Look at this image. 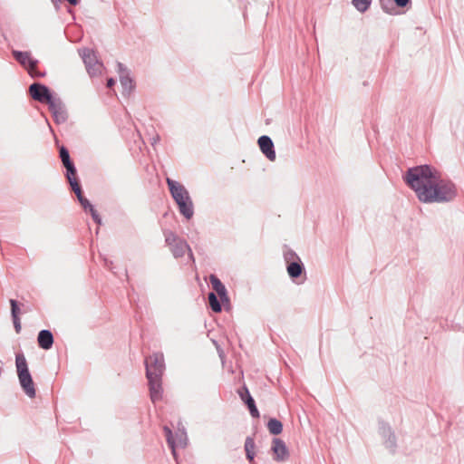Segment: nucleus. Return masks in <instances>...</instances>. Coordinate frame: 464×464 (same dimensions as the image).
I'll return each instance as SVG.
<instances>
[{"mask_svg":"<svg viewBox=\"0 0 464 464\" xmlns=\"http://www.w3.org/2000/svg\"><path fill=\"white\" fill-rule=\"evenodd\" d=\"M378 424V432L383 440L385 448L388 449L392 454H394L397 449V440L394 431L384 420H379Z\"/></svg>","mask_w":464,"mask_h":464,"instance_id":"nucleus-9","label":"nucleus"},{"mask_svg":"<svg viewBox=\"0 0 464 464\" xmlns=\"http://www.w3.org/2000/svg\"><path fill=\"white\" fill-rule=\"evenodd\" d=\"M208 300L209 307L214 313H220L223 305L226 310L230 308V299L227 292L219 296H218L214 292H209L208 294Z\"/></svg>","mask_w":464,"mask_h":464,"instance_id":"nucleus-14","label":"nucleus"},{"mask_svg":"<svg viewBox=\"0 0 464 464\" xmlns=\"http://www.w3.org/2000/svg\"><path fill=\"white\" fill-rule=\"evenodd\" d=\"M71 191L74 192L78 202L85 212L94 208V206L84 197L82 184L71 188Z\"/></svg>","mask_w":464,"mask_h":464,"instance_id":"nucleus-19","label":"nucleus"},{"mask_svg":"<svg viewBox=\"0 0 464 464\" xmlns=\"http://www.w3.org/2000/svg\"><path fill=\"white\" fill-rule=\"evenodd\" d=\"M439 169L430 164L410 167L402 174L404 183L415 192L417 198L422 195L433 179H437Z\"/></svg>","mask_w":464,"mask_h":464,"instance_id":"nucleus-3","label":"nucleus"},{"mask_svg":"<svg viewBox=\"0 0 464 464\" xmlns=\"http://www.w3.org/2000/svg\"><path fill=\"white\" fill-rule=\"evenodd\" d=\"M117 68L122 87V95L128 96L135 88L134 81L130 77V70L123 63L117 62Z\"/></svg>","mask_w":464,"mask_h":464,"instance_id":"nucleus-12","label":"nucleus"},{"mask_svg":"<svg viewBox=\"0 0 464 464\" xmlns=\"http://www.w3.org/2000/svg\"><path fill=\"white\" fill-rule=\"evenodd\" d=\"M248 411H249V413L250 415L255 418V419H257L259 418L260 416V413H259V411L256 407V401H253L251 402L250 404L246 405Z\"/></svg>","mask_w":464,"mask_h":464,"instance_id":"nucleus-30","label":"nucleus"},{"mask_svg":"<svg viewBox=\"0 0 464 464\" xmlns=\"http://www.w3.org/2000/svg\"><path fill=\"white\" fill-rule=\"evenodd\" d=\"M10 305H11V316L12 318L20 317L21 309H20V304L15 299H10L9 300Z\"/></svg>","mask_w":464,"mask_h":464,"instance_id":"nucleus-26","label":"nucleus"},{"mask_svg":"<svg viewBox=\"0 0 464 464\" xmlns=\"http://www.w3.org/2000/svg\"><path fill=\"white\" fill-rule=\"evenodd\" d=\"M115 83H116V80L112 77H110L107 79L106 87L111 89L115 85Z\"/></svg>","mask_w":464,"mask_h":464,"instance_id":"nucleus-37","label":"nucleus"},{"mask_svg":"<svg viewBox=\"0 0 464 464\" xmlns=\"http://www.w3.org/2000/svg\"><path fill=\"white\" fill-rule=\"evenodd\" d=\"M54 342L53 334L50 330L44 329L38 333V346L43 350H50Z\"/></svg>","mask_w":464,"mask_h":464,"instance_id":"nucleus-18","label":"nucleus"},{"mask_svg":"<svg viewBox=\"0 0 464 464\" xmlns=\"http://www.w3.org/2000/svg\"><path fill=\"white\" fill-rule=\"evenodd\" d=\"M255 401L254 398L252 396H249V398L247 397L246 400H245L243 402L245 403V405H248L250 404L251 402Z\"/></svg>","mask_w":464,"mask_h":464,"instance_id":"nucleus-40","label":"nucleus"},{"mask_svg":"<svg viewBox=\"0 0 464 464\" xmlns=\"http://www.w3.org/2000/svg\"><path fill=\"white\" fill-rule=\"evenodd\" d=\"M372 0H352L353 5L360 13H365L371 6Z\"/></svg>","mask_w":464,"mask_h":464,"instance_id":"nucleus-25","label":"nucleus"},{"mask_svg":"<svg viewBox=\"0 0 464 464\" xmlns=\"http://www.w3.org/2000/svg\"><path fill=\"white\" fill-rule=\"evenodd\" d=\"M80 54L90 76L92 77L102 72L103 64L98 62L97 57L92 49L84 48L80 52Z\"/></svg>","mask_w":464,"mask_h":464,"instance_id":"nucleus-10","label":"nucleus"},{"mask_svg":"<svg viewBox=\"0 0 464 464\" xmlns=\"http://www.w3.org/2000/svg\"><path fill=\"white\" fill-rule=\"evenodd\" d=\"M104 266L112 273H115L114 266L111 261L108 260L107 258H104Z\"/></svg>","mask_w":464,"mask_h":464,"instance_id":"nucleus-36","label":"nucleus"},{"mask_svg":"<svg viewBox=\"0 0 464 464\" xmlns=\"http://www.w3.org/2000/svg\"><path fill=\"white\" fill-rule=\"evenodd\" d=\"M163 432L165 434L168 446L169 447V449L171 450V454L175 458V459H178V454H177V450H176L177 444H176V440L174 439L172 430L169 426L165 425L163 427Z\"/></svg>","mask_w":464,"mask_h":464,"instance_id":"nucleus-21","label":"nucleus"},{"mask_svg":"<svg viewBox=\"0 0 464 464\" xmlns=\"http://www.w3.org/2000/svg\"><path fill=\"white\" fill-rule=\"evenodd\" d=\"M457 195L455 183L449 179H442L441 173L439 171L437 179H433L427 189L422 191L419 200L425 204L449 203L453 201Z\"/></svg>","mask_w":464,"mask_h":464,"instance_id":"nucleus-2","label":"nucleus"},{"mask_svg":"<svg viewBox=\"0 0 464 464\" xmlns=\"http://www.w3.org/2000/svg\"><path fill=\"white\" fill-rule=\"evenodd\" d=\"M209 281L211 284V286L214 290V293L219 296L221 295H224L227 292L225 285L221 282V280L214 274H211L209 276Z\"/></svg>","mask_w":464,"mask_h":464,"instance_id":"nucleus-22","label":"nucleus"},{"mask_svg":"<svg viewBox=\"0 0 464 464\" xmlns=\"http://www.w3.org/2000/svg\"><path fill=\"white\" fill-rule=\"evenodd\" d=\"M47 105L56 124H63L67 121L68 112L66 106L58 95L51 100Z\"/></svg>","mask_w":464,"mask_h":464,"instance_id":"nucleus-11","label":"nucleus"},{"mask_svg":"<svg viewBox=\"0 0 464 464\" xmlns=\"http://www.w3.org/2000/svg\"><path fill=\"white\" fill-rule=\"evenodd\" d=\"M27 72H28V74L32 78H44L46 75V72L45 71H40L37 68V66L36 67H33L32 69H29V71Z\"/></svg>","mask_w":464,"mask_h":464,"instance_id":"nucleus-29","label":"nucleus"},{"mask_svg":"<svg viewBox=\"0 0 464 464\" xmlns=\"http://www.w3.org/2000/svg\"><path fill=\"white\" fill-rule=\"evenodd\" d=\"M28 94L34 101L45 104H48L57 95L47 85L39 82L29 85Z\"/></svg>","mask_w":464,"mask_h":464,"instance_id":"nucleus-8","label":"nucleus"},{"mask_svg":"<svg viewBox=\"0 0 464 464\" xmlns=\"http://www.w3.org/2000/svg\"><path fill=\"white\" fill-rule=\"evenodd\" d=\"M166 182L169 193L179 208V213L188 220L192 218L194 207L188 191L179 181L167 178Z\"/></svg>","mask_w":464,"mask_h":464,"instance_id":"nucleus-4","label":"nucleus"},{"mask_svg":"<svg viewBox=\"0 0 464 464\" xmlns=\"http://www.w3.org/2000/svg\"><path fill=\"white\" fill-rule=\"evenodd\" d=\"M267 430L271 435L277 436L282 433L284 425L276 418H270L266 423Z\"/></svg>","mask_w":464,"mask_h":464,"instance_id":"nucleus-23","label":"nucleus"},{"mask_svg":"<svg viewBox=\"0 0 464 464\" xmlns=\"http://www.w3.org/2000/svg\"><path fill=\"white\" fill-rule=\"evenodd\" d=\"M89 213L91 214L92 216V220L99 226L102 225V218L101 216L99 215L98 211L94 208L91 209L89 211Z\"/></svg>","mask_w":464,"mask_h":464,"instance_id":"nucleus-33","label":"nucleus"},{"mask_svg":"<svg viewBox=\"0 0 464 464\" xmlns=\"http://www.w3.org/2000/svg\"><path fill=\"white\" fill-rule=\"evenodd\" d=\"M163 234L165 237V242L167 246H169L175 258L182 257L187 251L190 252V246L185 239L179 237L170 230H164Z\"/></svg>","mask_w":464,"mask_h":464,"instance_id":"nucleus-7","label":"nucleus"},{"mask_svg":"<svg viewBox=\"0 0 464 464\" xmlns=\"http://www.w3.org/2000/svg\"><path fill=\"white\" fill-rule=\"evenodd\" d=\"M65 169L64 177L70 186V189L81 185L80 179L77 174V169L73 160L63 164Z\"/></svg>","mask_w":464,"mask_h":464,"instance_id":"nucleus-17","label":"nucleus"},{"mask_svg":"<svg viewBox=\"0 0 464 464\" xmlns=\"http://www.w3.org/2000/svg\"><path fill=\"white\" fill-rule=\"evenodd\" d=\"M15 366L17 377L23 392L31 399L35 398L36 390L32 374L29 371L28 364L24 354L20 352L15 353Z\"/></svg>","mask_w":464,"mask_h":464,"instance_id":"nucleus-5","label":"nucleus"},{"mask_svg":"<svg viewBox=\"0 0 464 464\" xmlns=\"http://www.w3.org/2000/svg\"><path fill=\"white\" fill-rule=\"evenodd\" d=\"M54 7L58 10L60 8V4L62 0H51Z\"/></svg>","mask_w":464,"mask_h":464,"instance_id":"nucleus-38","label":"nucleus"},{"mask_svg":"<svg viewBox=\"0 0 464 464\" xmlns=\"http://www.w3.org/2000/svg\"><path fill=\"white\" fill-rule=\"evenodd\" d=\"M382 9L389 14H398L393 0H380Z\"/></svg>","mask_w":464,"mask_h":464,"instance_id":"nucleus-24","label":"nucleus"},{"mask_svg":"<svg viewBox=\"0 0 464 464\" xmlns=\"http://www.w3.org/2000/svg\"><path fill=\"white\" fill-rule=\"evenodd\" d=\"M160 140V137H159V136H157L156 138H154V139H153V142H156V141H157V140Z\"/></svg>","mask_w":464,"mask_h":464,"instance_id":"nucleus-42","label":"nucleus"},{"mask_svg":"<svg viewBox=\"0 0 464 464\" xmlns=\"http://www.w3.org/2000/svg\"><path fill=\"white\" fill-rule=\"evenodd\" d=\"M146 378L148 380L150 398L153 403L162 399V375L165 371L164 356L161 353H154L144 360Z\"/></svg>","mask_w":464,"mask_h":464,"instance_id":"nucleus-1","label":"nucleus"},{"mask_svg":"<svg viewBox=\"0 0 464 464\" xmlns=\"http://www.w3.org/2000/svg\"><path fill=\"white\" fill-rule=\"evenodd\" d=\"M12 55L14 59L27 72L33 67H36L39 64V60L34 58L31 52L12 50Z\"/></svg>","mask_w":464,"mask_h":464,"instance_id":"nucleus-15","label":"nucleus"},{"mask_svg":"<svg viewBox=\"0 0 464 464\" xmlns=\"http://www.w3.org/2000/svg\"><path fill=\"white\" fill-rule=\"evenodd\" d=\"M188 257L189 259H191L193 262L195 261V258H194V255L192 253V250L190 249V252H188Z\"/></svg>","mask_w":464,"mask_h":464,"instance_id":"nucleus-41","label":"nucleus"},{"mask_svg":"<svg viewBox=\"0 0 464 464\" xmlns=\"http://www.w3.org/2000/svg\"><path fill=\"white\" fill-rule=\"evenodd\" d=\"M248 411H249V413L250 415L255 418V419H257L259 418L260 416V413H259V411L256 407V401H253L251 402L250 404L246 405Z\"/></svg>","mask_w":464,"mask_h":464,"instance_id":"nucleus-31","label":"nucleus"},{"mask_svg":"<svg viewBox=\"0 0 464 464\" xmlns=\"http://www.w3.org/2000/svg\"><path fill=\"white\" fill-rule=\"evenodd\" d=\"M284 259L286 264L287 274L294 282H297L303 275H305V267L301 258L286 246L284 250Z\"/></svg>","mask_w":464,"mask_h":464,"instance_id":"nucleus-6","label":"nucleus"},{"mask_svg":"<svg viewBox=\"0 0 464 464\" xmlns=\"http://www.w3.org/2000/svg\"><path fill=\"white\" fill-rule=\"evenodd\" d=\"M14 327L16 334H19L21 332L22 326H21V319L20 317L12 318Z\"/></svg>","mask_w":464,"mask_h":464,"instance_id":"nucleus-35","label":"nucleus"},{"mask_svg":"<svg viewBox=\"0 0 464 464\" xmlns=\"http://www.w3.org/2000/svg\"><path fill=\"white\" fill-rule=\"evenodd\" d=\"M67 2L72 5V6H76L80 4L81 0H67Z\"/></svg>","mask_w":464,"mask_h":464,"instance_id":"nucleus-39","label":"nucleus"},{"mask_svg":"<svg viewBox=\"0 0 464 464\" xmlns=\"http://www.w3.org/2000/svg\"><path fill=\"white\" fill-rule=\"evenodd\" d=\"M270 450L273 454V459L276 462H284L290 457L285 442L280 438H273Z\"/></svg>","mask_w":464,"mask_h":464,"instance_id":"nucleus-13","label":"nucleus"},{"mask_svg":"<svg viewBox=\"0 0 464 464\" xmlns=\"http://www.w3.org/2000/svg\"><path fill=\"white\" fill-rule=\"evenodd\" d=\"M244 449L246 452V459L249 462H253L256 457V443L253 436H247L246 438Z\"/></svg>","mask_w":464,"mask_h":464,"instance_id":"nucleus-20","label":"nucleus"},{"mask_svg":"<svg viewBox=\"0 0 464 464\" xmlns=\"http://www.w3.org/2000/svg\"><path fill=\"white\" fill-rule=\"evenodd\" d=\"M176 437L178 439L179 444L181 448H186L188 445V436L185 429L183 428L181 430L176 433Z\"/></svg>","mask_w":464,"mask_h":464,"instance_id":"nucleus-28","label":"nucleus"},{"mask_svg":"<svg viewBox=\"0 0 464 464\" xmlns=\"http://www.w3.org/2000/svg\"><path fill=\"white\" fill-rule=\"evenodd\" d=\"M238 395L240 397V399L244 401L245 400L247 399V397L249 398V396H252L250 394V392L248 390V388L244 385L239 391H238Z\"/></svg>","mask_w":464,"mask_h":464,"instance_id":"nucleus-34","label":"nucleus"},{"mask_svg":"<svg viewBox=\"0 0 464 464\" xmlns=\"http://www.w3.org/2000/svg\"><path fill=\"white\" fill-rule=\"evenodd\" d=\"M395 6L409 9L411 6V0H393Z\"/></svg>","mask_w":464,"mask_h":464,"instance_id":"nucleus-32","label":"nucleus"},{"mask_svg":"<svg viewBox=\"0 0 464 464\" xmlns=\"http://www.w3.org/2000/svg\"><path fill=\"white\" fill-rule=\"evenodd\" d=\"M59 158L62 161V164L72 160L70 156L69 150L65 146H61L59 148Z\"/></svg>","mask_w":464,"mask_h":464,"instance_id":"nucleus-27","label":"nucleus"},{"mask_svg":"<svg viewBox=\"0 0 464 464\" xmlns=\"http://www.w3.org/2000/svg\"><path fill=\"white\" fill-rule=\"evenodd\" d=\"M261 152L270 160H276V154L272 139L267 135H262L257 140Z\"/></svg>","mask_w":464,"mask_h":464,"instance_id":"nucleus-16","label":"nucleus"}]
</instances>
